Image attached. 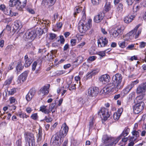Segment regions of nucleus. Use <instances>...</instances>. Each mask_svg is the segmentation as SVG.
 <instances>
[{
  "instance_id": "nucleus-40",
  "label": "nucleus",
  "mask_w": 146,
  "mask_h": 146,
  "mask_svg": "<svg viewBox=\"0 0 146 146\" xmlns=\"http://www.w3.org/2000/svg\"><path fill=\"white\" fill-rule=\"evenodd\" d=\"M7 91L8 92L9 94L11 95L13 94L16 92V90L15 88H13L10 90L7 89Z\"/></svg>"
},
{
  "instance_id": "nucleus-17",
  "label": "nucleus",
  "mask_w": 146,
  "mask_h": 146,
  "mask_svg": "<svg viewBox=\"0 0 146 146\" xmlns=\"http://www.w3.org/2000/svg\"><path fill=\"white\" fill-rule=\"evenodd\" d=\"M50 86V85L48 84L47 86H44L41 88L38 92V94L42 95V96L47 94L49 93L48 89Z\"/></svg>"
},
{
  "instance_id": "nucleus-59",
  "label": "nucleus",
  "mask_w": 146,
  "mask_h": 146,
  "mask_svg": "<svg viewBox=\"0 0 146 146\" xmlns=\"http://www.w3.org/2000/svg\"><path fill=\"white\" fill-rule=\"evenodd\" d=\"M75 84H74L73 85H72L71 86H69L68 87V89L69 90L71 91L75 89Z\"/></svg>"
},
{
  "instance_id": "nucleus-43",
  "label": "nucleus",
  "mask_w": 146,
  "mask_h": 146,
  "mask_svg": "<svg viewBox=\"0 0 146 146\" xmlns=\"http://www.w3.org/2000/svg\"><path fill=\"white\" fill-rule=\"evenodd\" d=\"M41 132L40 130L38 131V133L37 135V141L39 142L41 141L42 139Z\"/></svg>"
},
{
  "instance_id": "nucleus-1",
  "label": "nucleus",
  "mask_w": 146,
  "mask_h": 146,
  "mask_svg": "<svg viewBox=\"0 0 146 146\" xmlns=\"http://www.w3.org/2000/svg\"><path fill=\"white\" fill-rule=\"evenodd\" d=\"M68 130V127L66 125L62 128L59 133L54 135L51 139L50 146H59L62 142V138L66 136Z\"/></svg>"
},
{
  "instance_id": "nucleus-18",
  "label": "nucleus",
  "mask_w": 146,
  "mask_h": 146,
  "mask_svg": "<svg viewBox=\"0 0 146 146\" xmlns=\"http://www.w3.org/2000/svg\"><path fill=\"white\" fill-rule=\"evenodd\" d=\"M22 27L21 23L20 21H16L14 23L13 27V31L15 32L18 33Z\"/></svg>"
},
{
  "instance_id": "nucleus-45",
  "label": "nucleus",
  "mask_w": 146,
  "mask_h": 146,
  "mask_svg": "<svg viewBox=\"0 0 146 146\" xmlns=\"http://www.w3.org/2000/svg\"><path fill=\"white\" fill-rule=\"evenodd\" d=\"M31 117L32 119L35 120L38 118V116L37 113H35L32 114Z\"/></svg>"
},
{
  "instance_id": "nucleus-30",
  "label": "nucleus",
  "mask_w": 146,
  "mask_h": 146,
  "mask_svg": "<svg viewBox=\"0 0 146 146\" xmlns=\"http://www.w3.org/2000/svg\"><path fill=\"white\" fill-rule=\"evenodd\" d=\"M56 0H45L44 2L45 5H47L49 4L50 5H54L55 3Z\"/></svg>"
},
{
  "instance_id": "nucleus-50",
  "label": "nucleus",
  "mask_w": 146,
  "mask_h": 146,
  "mask_svg": "<svg viewBox=\"0 0 146 146\" xmlns=\"http://www.w3.org/2000/svg\"><path fill=\"white\" fill-rule=\"evenodd\" d=\"M60 42L62 44H63L64 43L65 41V40L63 36H60ZM59 40H58V41H59Z\"/></svg>"
},
{
  "instance_id": "nucleus-33",
  "label": "nucleus",
  "mask_w": 146,
  "mask_h": 146,
  "mask_svg": "<svg viewBox=\"0 0 146 146\" xmlns=\"http://www.w3.org/2000/svg\"><path fill=\"white\" fill-rule=\"evenodd\" d=\"M118 44L119 46L121 48H125L127 44L125 41H119L118 42Z\"/></svg>"
},
{
  "instance_id": "nucleus-28",
  "label": "nucleus",
  "mask_w": 146,
  "mask_h": 146,
  "mask_svg": "<svg viewBox=\"0 0 146 146\" xmlns=\"http://www.w3.org/2000/svg\"><path fill=\"white\" fill-rule=\"evenodd\" d=\"M141 131V130H138L137 131L133 130L131 132L133 135L136 137V139L139 137V132Z\"/></svg>"
},
{
  "instance_id": "nucleus-2",
  "label": "nucleus",
  "mask_w": 146,
  "mask_h": 146,
  "mask_svg": "<svg viewBox=\"0 0 146 146\" xmlns=\"http://www.w3.org/2000/svg\"><path fill=\"white\" fill-rule=\"evenodd\" d=\"M27 0H10L9 6L11 7L15 6L17 9L21 10L26 5Z\"/></svg>"
},
{
  "instance_id": "nucleus-31",
  "label": "nucleus",
  "mask_w": 146,
  "mask_h": 146,
  "mask_svg": "<svg viewBox=\"0 0 146 146\" xmlns=\"http://www.w3.org/2000/svg\"><path fill=\"white\" fill-rule=\"evenodd\" d=\"M132 88L129 85L127 87L123 90V93L124 95L126 94L129 93Z\"/></svg>"
},
{
  "instance_id": "nucleus-63",
  "label": "nucleus",
  "mask_w": 146,
  "mask_h": 146,
  "mask_svg": "<svg viewBox=\"0 0 146 146\" xmlns=\"http://www.w3.org/2000/svg\"><path fill=\"white\" fill-rule=\"evenodd\" d=\"M19 115L21 118H24V117L27 118V116L24 113H21L19 114Z\"/></svg>"
},
{
  "instance_id": "nucleus-61",
  "label": "nucleus",
  "mask_w": 146,
  "mask_h": 146,
  "mask_svg": "<svg viewBox=\"0 0 146 146\" xmlns=\"http://www.w3.org/2000/svg\"><path fill=\"white\" fill-rule=\"evenodd\" d=\"M123 109L122 108H120L118 109L117 111L116 112L118 113L119 114L121 115L123 111Z\"/></svg>"
},
{
  "instance_id": "nucleus-49",
  "label": "nucleus",
  "mask_w": 146,
  "mask_h": 146,
  "mask_svg": "<svg viewBox=\"0 0 146 146\" xmlns=\"http://www.w3.org/2000/svg\"><path fill=\"white\" fill-rule=\"evenodd\" d=\"M106 50L104 51H100L98 52V54L102 56V57L104 56L105 55V53Z\"/></svg>"
},
{
  "instance_id": "nucleus-42",
  "label": "nucleus",
  "mask_w": 146,
  "mask_h": 146,
  "mask_svg": "<svg viewBox=\"0 0 146 146\" xmlns=\"http://www.w3.org/2000/svg\"><path fill=\"white\" fill-rule=\"evenodd\" d=\"M120 115L118 113L115 112L113 115V118L116 120H117L119 118Z\"/></svg>"
},
{
  "instance_id": "nucleus-4",
  "label": "nucleus",
  "mask_w": 146,
  "mask_h": 146,
  "mask_svg": "<svg viewBox=\"0 0 146 146\" xmlns=\"http://www.w3.org/2000/svg\"><path fill=\"white\" fill-rule=\"evenodd\" d=\"M121 89L119 87H117L116 85L113 82L112 83L109 84L108 86L104 88L101 91L102 93H108L110 92L117 91Z\"/></svg>"
},
{
  "instance_id": "nucleus-21",
  "label": "nucleus",
  "mask_w": 146,
  "mask_h": 146,
  "mask_svg": "<svg viewBox=\"0 0 146 146\" xmlns=\"http://www.w3.org/2000/svg\"><path fill=\"white\" fill-rule=\"evenodd\" d=\"M24 59L25 61V67H27L29 66L33 62L32 59L31 58H29L27 55H26L25 56Z\"/></svg>"
},
{
  "instance_id": "nucleus-7",
  "label": "nucleus",
  "mask_w": 146,
  "mask_h": 146,
  "mask_svg": "<svg viewBox=\"0 0 146 146\" xmlns=\"http://www.w3.org/2000/svg\"><path fill=\"white\" fill-rule=\"evenodd\" d=\"M98 115L100 116L102 119L105 120H106L110 115L108 109L105 108H102L99 111Z\"/></svg>"
},
{
  "instance_id": "nucleus-46",
  "label": "nucleus",
  "mask_w": 146,
  "mask_h": 146,
  "mask_svg": "<svg viewBox=\"0 0 146 146\" xmlns=\"http://www.w3.org/2000/svg\"><path fill=\"white\" fill-rule=\"evenodd\" d=\"M123 27L120 26L118 27L117 29L116 30V31H117V33L120 35L121 34L123 30Z\"/></svg>"
},
{
  "instance_id": "nucleus-39",
  "label": "nucleus",
  "mask_w": 146,
  "mask_h": 146,
  "mask_svg": "<svg viewBox=\"0 0 146 146\" xmlns=\"http://www.w3.org/2000/svg\"><path fill=\"white\" fill-rule=\"evenodd\" d=\"M134 138V137H131L130 141H131L130 143H128V146H133L134 144V141L136 140V139H135L133 140V139Z\"/></svg>"
},
{
  "instance_id": "nucleus-44",
  "label": "nucleus",
  "mask_w": 146,
  "mask_h": 146,
  "mask_svg": "<svg viewBox=\"0 0 146 146\" xmlns=\"http://www.w3.org/2000/svg\"><path fill=\"white\" fill-rule=\"evenodd\" d=\"M81 9L80 8H79L78 7H76L75 9V12L74 13V17L76 15L77 13H79L80 12Z\"/></svg>"
},
{
  "instance_id": "nucleus-47",
  "label": "nucleus",
  "mask_w": 146,
  "mask_h": 146,
  "mask_svg": "<svg viewBox=\"0 0 146 146\" xmlns=\"http://www.w3.org/2000/svg\"><path fill=\"white\" fill-rule=\"evenodd\" d=\"M86 44V42H83L82 43H80L78 44L76 48H78L80 49L82 48V47Z\"/></svg>"
},
{
  "instance_id": "nucleus-3",
  "label": "nucleus",
  "mask_w": 146,
  "mask_h": 146,
  "mask_svg": "<svg viewBox=\"0 0 146 146\" xmlns=\"http://www.w3.org/2000/svg\"><path fill=\"white\" fill-rule=\"evenodd\" d=\"M92 20L89 19L87 22L80 21L78 24V29L79 32L82 33H85L89 29L91 26Z\"/></svg>"
},
{
  "instance_id": "nucleus-48",
  "label": "nucleus",
  "mask_w": 146,
  "mask_h": 146,
  "mask_svg": "<svg viewBox=\"0 0 146 146\" xmlns=\"http://www.w3.org/2000/svg\"><path fill=\"white\" fill-rule=\"evenodd\" d=\"M139 82V80H136L132 82L129 85L131 87V88H132L135 85L137 84Z\"/></svg>"
},
{
  "instance_id": "nucleus-36",
  "label": "nucleus",
  "mask_w": 146,
  "mask_h": 146,
  "mask_svg": "<svg viewBox=\"0 0 146 146\" xmlns=\"http://www.w3.org/2000/svg\"><path fill=\"white\" fill-rule=\"evenodd\" d=\"M123 5L121 3H119L117 8V10L121 12L123 10Z\"/></svg>"
},
{
  "instance_id": "nucleus-57",
  "label": "nucleus",
  "mask_w": 146,
  "mask_h": 146,
  "mask_svg": "<svg viewBox=\"0 0 146 146\" xmlns=\"http://www.w3.org/2000/svg\"><path fill=\"white\" fill-rule=\"evenodd\" d=\"M76 40L75 39H72L70 41V42L72 46H74L76 43Z\"/></svg>"
},
{
  "instance_id": "nucleus-58",
  "label": "nucleus",
  "mask_w": 146,
  "mask_h": 146,
  "mask_svg": "<svg viewBox=\"0 0 146 146\" xmlns=\"http://www.w3.org/2000/svg\"><path fill=\"white\" fill-rule=\"evenodd\" d=\"M146 44V43L143 42H141L140 43L139 47L141 48H144Z\"/></svg>"
},
{
  "instance_id": "nucleus-27",
  "label": "nucleus",
  "mask_w": 146,
  "mask_h": 146,
  "mask_svg": "<svg viewBox=\"0 0 146 146\" xmlns=\"http://www.w3.org/2000/svg\"><path fill=\"white\" fill-rule=\"evenodd\" d=\"M24 68L23 63L21 62H18L16 68L17 72H20V71L22 70Z\"/></svg>"
},
{
  "instance_id": "nucleus-35",
  "label": "nucleus",
  "mask_w": 146,
  "mask_h": 146,
  "mask_svg": "<svg viewBox=\"0 0 146 146\" xmlns=\"http://www.w3.org/2000/svg\"><path fill=\"white\" fill-rule=\"evenodd\" d=\"M91 1L93 5L97 6L101 3L102 0H91Z\"/></svg>"
},
{
  "instance_id": "nucleus-32",
  "label": "nucleus",
  "mask_w": 146,
  "mask_h": 146,
  "mask_svg": "<svg viewBox=\"0 0 146 146\" xmlns=\"http://www.w3.org/2000/svg\"><path fill=\"white\" fill-rule=\"evenodd\" d=\"M83 59V58L82 56H79L77 58L76 60L74 61V62H77L78 63V65L82 62Z\"/></svg>"
},
{
  "instance_id": "nucleus-56",
  "label": "nucleus",
  "mask_w": 146,
  "mask_h": 146,
  "mask_svg": "<svg viewBox=\"0 0 146 146\" xmlns=\"http://www.w3.org/2000/svg\"><path fill=\"white\" fill-rule=\"evenodd\" d=\"M112 35L114 38H116L118 36L119 34L117 33V31L115 30L112 33Z\"/></svg>"
},
{
  "instance_id": "nucleus-52",
  "label": "nucleus",
  "mask_w": 146,
  "mask_h": 146,
  "mask_svg": "<svg viewBox=\"0 0 146 146\" xmlns=\"http://www.w3.org/2000/svg\"><path fill=\"white\" fill-rule=\"evenodd\" d=\"M27 10L29 13H31L32 14H34L35 13V12L34 10L31 8H27Z\"/></svg>"
},
{
  "instance_id": "nucleus-41",
  "label": "nucleus",
  "mask_w": 146,
  "mask_h": 146,
  "mask_svg": "<svg viewBox=\"0 0 146 146\" xmlns=\"http://www.w3.org/2000/svg\"><path fill=\"white\" fill-rule=\"evenodd\" d=\"M38 60H37L36 61H35L32 64V70L34 71L35 70L36 66L37 64V63L38 62Z\"/></svg>"
},
{
  "instance_id": "nucleus-51",
  "label": "nucleus",
  "mask_w": 146,
  "mask_h": 146,
  "mask_svg": "<svg viewBox=\"0 0 146 146\" xmlns=\"http://www.w3.org/2000/svg\"><path fill=\"white\" fill-rule=\"evenodd\" d=\"M56 36V35L54 33H50V39L53 40Z\"/></svg>"
},
{
  "instance_id": "nucleus-9",
  "label": "nucleus",
  "mask_w": 146,
  "mask_h": 146,
  "mask_svg": "<svg viewBox=\"0 0 146 146\" xmlns=\"http://www.w3.org/2000/svg\"><path fill=\"white\" fill-rule=\"evenodd\" d=\"M145 106L144 103L141 102L137 103L134 106L133 111L135 114H138L140 113L143 110Z\"/></svg>"
},
{
  "instance_id": "nucleus-20",
  "label": "nucleus",
  "mask_w": 146,
  "mask_h": 146,
  "mask_svg": "<svg viewBox=\"0 0 146 146\" xmlns=\"http://www.w3.org/2000/svg\"><path fill=\"white\" fill-rule=\"evenodd\" d=\"M104 15L103 13H100L95 16L94 19V21L97 23L100 22L103 19Z\"/></svg>"
},
{
  "instance_id": "nucleus-23",
  "label": "nucleus",
  "mask_w": 146,
  "mask_h": 146,
  "mask_svg": "<svg viewBox=\"0 0 146 146\" xmlns=\"http://www.w3.org/2000/svg\"><path fill=\"white\" fill-rule=\"evenodd\" d=\"M135 18V16L133 15H128L125 17L124 21L127 23H128L131 22Z\"/></svg>"
},
{
  "instance_id": "nucleus-34",
  "label": "nucleus",
  "mask_w": 146,
  "mask_h": 146,
  "mask_svg": "<svg viewBox=\"0 0 146 146\" xmlns=\"http://www.w3.org/2000/svg\"><path fill=\"white\" fill-rule=\"evenodd\" d=\"M94 117H92L90 121L89 128L90 129H92L94 128Z\"/></svg>"
},
{
  "instance_id": "nucleus-24",
  "label": "nucleus",
  "mask_w": 146,
  "mask_h": 146,
  "mask_svg": "<svg viewBox=\"0 0 146 146\" xmlns=\"http://www.w3.org/2000/svg\"><path fill=\"white\" fill-rule=\"evenodd\" d=\"M56 102L54 103H52L50 105L48 110L49 111V113L50 112H52V113H54L56 110V108L55 107Z\"/></svg>"
},
{
  "instance_id": "nucleus-8",
  "label": "nucleus",
  "mask_w": 146,
  "mask_h": 146,
  "mask_svg": "<svg viewBox=\"0 0 146 146\" xmlns=\"http://www.w3.org/2000/svg\"><path fill=\"white\" fill-rule=\"evenodd\" d=\"M98 93V89L96 87H90L87 90L88 96L89 98H95Z\"/></svg>"
},
{
  "instance_id": "nucleus-29",
  "label": "nucleus",
  "mask_w": 146,
  "mask_h": 146,
  "mask_svg": "<svg viewBox=\"0 0 146 146\" xmlns=\"http://www.w3.org/2000/svg\"><path fill=\"white\" fill-rule=\"evenodd\" d=\"M13 78V76H11L8 78L7 80H6L4 84V86H8L11 83Z\"/></svg>"
},
{
  "instance_id": "nucleus-38",
  "label": "nucleus",
  "mask_w": 146,
  "mask_h": 146,
  "mask_svg": "<svg viewBox=\"0 0 146 146\" xmlns=\"http://www.w3.org/2000/svg\"><path fill=\"white\" fill-rule=\"evenodd\" d=\"M82 16L81 20L80 21H82V22H86L85 21V20L86 19V15L85 14V11H82Z\"/></svg>"
},
{
  "instance_id": "nucleus-54",
  "label": "nucleus",
  "mask_w": 146,
  "mask_h": 146,
  "mask_svg": "<svg viewBox=\"0 0 146 146\" xmlns=\"http://www.w3.org/2000/svg\"><path fill=\"white\" fill-rule=\"evenodd\" d=\"M5 29H6L8 31H10L11 30V27L9 25H7L6 26L5 29H4L3 31L0 34V38L1 36V35L3 33V32L5 30Z\"/></svg>"
},
{
  "instance_id": "nucleus-16",
  "label": "nucleus",
  "mask_w": 146,
  "mask_h": 146,
  "mask_svg": "<svg viewBox=\"0 0 146 146\" xmlns=\"http://www.w3.org/2000/svg\"><path fill=\"white\" fill-rule=\"evenodd\" d=\"M146 91V82L139 85L138 87L136 92L137 94H143Z\"/></svg>"
},
{
  "instance_id": "nucleus-62",
  "label": "nucleus",
  "mask_w": 146,
  "mask_h": 146,
  "mask_svg": "<svg viewBox=\"0 0 146 146\" xmlns=\"http://www.w3.org/2000/svg\"><path fill=\"white\" fill-rule=\"evenodd\" d=\"M21 141L20 139H18L17 141L16 144L17 145V146H21Z\"/></svg>"
},
{
  "instance_id": "nucleus-13",
  "label": "nucleus",
  "mask_w": 146,
  "mask_h": 146,
  "mask_svg": "<svg viewBox=\"0 0 146 146\" xmlns=\"http://www.w3.org/2000/svg\"><path fill=\"white\" fill-rule=\"evenodd\" d=\"M29 73L28 71H25L18 77L17 82L18 84H22L27 79Z\"/></svg>"
},
{
  "instance_id": "nucleus-19",
  "label": "nucleus",
  "mask_w": 146,
  "mask_h": 146,
  "mask_svg": "<svg viewBox=\"0 0 146 146\" xmlns=\"http://www.w3.org/2000/svg\"><path fill=\"white\" fill-rule=\"evenodd\" d=\"M36 91L34 88H32L31 89L26 97V98L28 101H29L31 100L33 97L35 95Z\"/></svg>"
},
{
  "instance_id": "nucleus-25",
  "label": "nucleus",
  "mask_w": 146,
  "mask_h": 146,
  "mask_svg": "<svg viewBox=\"0 0 146 146\" xmlns=\"http://www.w3.org/2000/svg\"><path fill=\"white\" fill-rule=\"evenodd\" d=\"M47 106L43 105L40 106V111L46 114H48L49 111L48 109L46 108Z\"/></svg>"
},
{
  "instance_id": "nucleus-53",
  "label": "nucleus",
  "mask_w": 146,
  "mask_h": 146,
  "mask_svg": "<svg viewBox=\"0 0 146 146\" xmlns=\"http://www.w3.org/2000/svg\"><path fill=\"white\" fill-rule=\"evenodd\" d=\"M96 57L95 56H90L88 59V60L90 61H93L94 60Z\"/></svg>"
},
{
  "instance_id": "nucleus-5",
  "label": "nucleus",
  "mask_w": 146,
  "mask_h": 146,
  "mask_svg": "<svg viewBox=\"0 0 146 146\" xmlns=\"http://www.w3.org/2000/svg\"><path fill=\"white\" fill-rule=\"evenodd\" d=\"M25 140L27 144L29 146H34L35 142L34 135L32 133H26L25 134Z\"/></svg>"
},
{
  "instance_id": "nucleus-15",
  "label": "nucleus",
  "mask_w": 146,
  "mask_h": 146,
  "mask_svg": "<svg viewBox=\"0 0 146 146\" xmlns=\"http://www.w3.org/2000/svg\"><path fill=\"white\" fill-rule=\"evenodd\" d=\"M99 80L102 84H106L110 82V77L107 74L103 75L101 76L99 78Z\"/></svg>"
},
{
  "instance_id": "nucleus-12",
  "label": "nucleus",
  "mask_w": 146,
  "mask_h": 146,
  "mask_svg": "<svg viewBox=\"0 0 146 146\" xmlns=\"http://www.w3.org/2000/svg\"><path fill=\"white\" fill-rule=\"evenodd\" d=\"M140 25V24L137 25L133 30L129 32L127 34L128 35L130 36L133 35V37H134L135 38H137L138 37L139 35L141 34V30L140 29L137 32V30Z\"/></svg>"
},
{
  "instance_id": "nucleus-60",
  "label": "nucleus",
  "mask_w": 146,
  "mask_h": 146,
  "mask_svg": "<svg viewBox=\"0 0 146 146\" xmlns=\"http://www.w3.org/2000/svg\"><path fill=\"white\" fill-rule=\"evenodd\" d=\"M126 1L127 2L128 5H131L133 3L134 0H126Z\"/></svg>"
},
{
  "instance_id": "nucleus-10",
  "label": "nucleus",
  "mask_w": 146,
  "mask_h": 146,
  "mask_svg": "<svg viewBox=\"0 0 146 146\" xmlns=\"http://www.w3.org/2000/svg\"><path fill=\"white\" fill-rule=\"evenodd\" d=\"M102 141L104 143L106 144L105 146H113V139L107 135H104L103 136Z\"/></svg>"
},
{
  "instance_id": "nucleus-55",
  "label": "nucleus",
  "mask_w": 146,
  "mask_h": 146,
  "mask_svg": "<svg viewBox=\"0 0 146 146\" xmlns=\"http://www.w3.org/2000/svg\"><path fill=\"white\" fill-rule=\"evenodd\" d=\"M43 120H45L47 122H49L52 121V119L51 117L48 118L46 116H45V118Z\"/></svg>"
},
{
  "instance_id": "nucleus-64",
  "label": "nucleus",
  "mask_w": 146,
  "mask_h": 146,
  "mask_svg": "<svg viewBox=\"0 0 146 146\" xmlns=\"http://www.w3.org/2000/svg\"><path fill=\"white\" fill-rule=\"evenodd\" d=\"M71 66L70 64H66L64 65V68L65 69H66L70 68Z\"/></svg>"
},
{
  "instance_id": "nucleus-6",
  "label": "nucleus",
  "mask_w": 146,
  "mask_h": 146,
  "mask_svg": "<svg viewBox=\"0 0 146 146\" xmlns=\"http://www.w3.org/2000/svg\"><path fill=\"white\" fill-rule=\"evenodd\" d=\"M122 77L121 74L117 73L113 77V82L116 85L117 87H119L121 88L122 86L121 85Z\"/></svg>"
},
{
  "instance_id": "nucleus-26",
  "label": "nucleus",
  "mask_w": 146,
  "mask_h": 146,
  "mask_svg": "<svg viewBox=\"0 0 146 146\" xmlns=\"http://www.w3.org/2000/svg\"><path fill=\"white\" fill-rule=\"evenodd\" d=\"M129 129L128 127H125L121 134L120 136V137H122V136L125 137L129 134Z\"/></svg>"
},
{
  "instance_id": "nucleus-37",
  "label": "nucleus",
  "mask_w": 146,
  "mask_h": 146,
  "mask_svg": "<svg viewBox=\"0 0 146 146\" xmlns=\"http://www.w3.org/2000/svg\"><path fill=\"white\" fill-rule=\"evenodd\" d=\"M12 11L11 8L7 9L5 11V14L10 16L12 15Z\"/></svg>"
},
{
  "instance_id": "nucleus-11",
  "label": "nucleus",
  "mask_w": 146,
  "mask_h": 146,
  "mask_svg": "<svg viewBox=\"0 0 146 146\" xmlns=\"http://www.w3.org/2000/svg\"><path fill=\"white\" fill-rule=\"evenodd\" d=\"M36 34L35 30L27 31L24 35V38L26 40L27 39H31L32 40L36 36Z\"/></svg>"
},
{
  "instance_id": "nucleus-22",
  "label": "nucleus",
  "mask_w": 146,
  "mask_h": 146,
  "mask_svg": "<svg viewBox=\"0 0 146 146\" xmlns=\"http://www.w3.org/2000/svg\"><path fill=\"white\" fill-rule=\"evenodd\" d=\"M111 1V0H106V3L104 9L105 11H108L111 9V5L110 4Z\"/></svg>"
},
{
  "instance_id": "nucleus-14",
  "label": "nucleus",
  "mask_w": 146,
  "mask_h": 146,
  "mask_svg": "<svg viewBox=\"0 0 146 146\" xmlns=\"http://www.w3.org/2000/svg\"><path fill=\"white\" fill-rule=\"evenodd\" d=\"M108 42L107 39L106 38L101 37L98 40V45L99 47H104L106 46Z\"/></svg>"
}]
</instances>
